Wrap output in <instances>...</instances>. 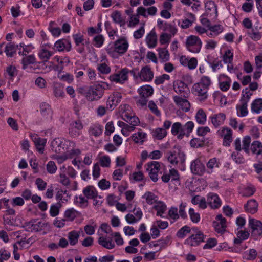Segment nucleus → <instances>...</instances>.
Segmentation results:
<instances>
[{
    "label": "nucleus",
    "mask_w": 262,
    "mask_h": 262,
    "mask_svg": "<svg viewBox=\"0 0 262 262\" xmlns=\"http://www.w3.org/2000/svg\"><path fill=\"white\" fill-rule=\"evenodd\" d=\"M68 237L70 244L73 246L77 243L79 237V234L76 231L73 230L68 233Z\"/></svg>",
    "instance_id": "39"
},
{
    "label": "nucleus",
    "mask_w": 262,
    "mask_h": 262,
    "mask_svg": "<svg viewBox=\"0 0 262 262\" xmlns=\"http://www.w3.org/2000/svg\"><path fill=\"white\" fill-rule=\"evenodd\" d=\"M57 169V166L54 161H50L47 165V171L51 174L56 172Z\"/></svg>",
    "instance_id": "64"
},
{
    "label": "nucleus",
    "mask_w": 262,
    "mask_h": 262,
    "mask_svg": "<svg viewBox=\"0 0 262 262\" xmlns=\"http://www.w3.org/2000/svg\"><path fill=\"white\" fill-rule=\"evenodd\" d=\"M256 191V189L252 185H249L245 187L242 191V196L245 197H249L253 195Z\"/></svg>",
    "instance_id": "42"
},
{
    "label": "nucleus",
    "mask_w": 262,
    "mask_h": 262,
    "mask_svg": "<svg viewBox=\"0 0 262 262\" xmlns=\"http://www.w3.org/2000/svg\"><path fill=\"white\" fill-rule=\"evenodd\" d=\"M146 42L150 48L155 47L157 44V35L155 30H152L146 37Z\"/></svg>",
    "instance_id": "26"
},
{
    "label": "nucleus",
    "mask_w": 262,
    "mask_h": 262,
    "mask_svg": "<svg viewBox=\"0 0 262 262\" xmlns=\"http://www.w3.org/2000/svg\"><path fill=\"white\" fill-rule=\"evenodd\" d=\"M171 35L167 33H162L160 36L159 41L161 45H164L169 42L171 38Z\"/></svg>",
    "instance_id": "61"
},
{
    "label": "nucleus",
    "mask_w": 262,
    "mask_h": 262,
    "mask_svg": "<svg viewBox=\"0 0 262 262\" xmlns=\"http://www.w3.org/2000/svg\"><path fill=\"white\" fill-rule=\"evenodd\" d=\"M40 112L41 115L46 118H51L52 111L50 105L46 102H42L40 105Z\"/></svg>",
    "instance_id": "27"
},
{
    "label": "nucleus",
    "mask_w": 262,
    "mask_h": 262,
    "mask_svg": "<svg viewBox=\"0 0 262 262\" xmlns=\"http://www.w3.org/2000/svg\"><path fill=\"white\" fill-rule=\"evenodd\" d=\"M140 96L147 97L151 96L154 92L153 88L149 85H143L139 88L138 90Z\"/></svg>",
    "instance_id": "29"
},
{
    "label": "nucleus",
    "mask_w": 262,
    "mask_h": 262,
    "mask_svg": "<svg viewBox=\"0 0 262 262\" xmlns=\"http://www.w3.org/2000/svg\"><path fill=\"white\" fill-rule=\"evenodd\" d=\"M45 224L41 221H38V219H31L29 222H26L22 227L27 232H38L42 230Z\"/></svg>",
    "instance_id": "4"
},
{
    "label": "nucleus",
    "mask_w": 262,
    "mask_h": 262,
    "mask_svg": "<svg viewBox=\"0 0 262 262\" xmlns=\"http://www.w3.org/2000/svg\"><path fill=\"white\" fill-rule=\"evenodd\" d=\"M169 79V75L164 74L161 76L156 77L154 82L156 85H160L163 84L165 80H168Z\"/></svg>",
    "instance_id": "59"
},
{
    "label": "nucleus",
    "mask_w": 262,
    "mask_h": 262,
    "mask_svg": "<svg viewBox=\"0 0 262 262\" xmlns=\"http://www.w3.org/2000/svg\"><path fill=\"white\" fill-rule=\"evenodd\" d=\"M190 144L191 146L194 148L202 147L205 145L204 140L197 138L191 139Z\"/></svg>",
    "instance_id": "47"
},
{
    "label": "nucleus",
    "mask_w": 262,
    "mask_h": 262,
    "mask_svg": "<svg viewBox=\"0 0 262 262\" xmlns=\"http://www.w3.org/2000/svg\"><path fill=\"white\" fill-rule=\"evenodd\" d=\"M142 198L145 199L147 204L152 205L154 203H157L156 199L157 196L154 193L147 191L142 196Z\"/></svg>",
    "instance_id": "40"
},
{
    "label": "nucleus",
    "mask_w": 262,
    "mask_h": 262,
    "mask_svg": "<svg viewBox=\"0 0 262 262\" xmlns=\"http://www.w3.org/2000/svg\"><path fill=\"white\" fill-rule=\"evenodd\" d=\"M74 203L76 204L78 203L79 206L83 208H86L88 206V199H85L82 195L79 196H75L74 198Z\"/></svg>",
    "instance_id": "43"
},
{
    "label": "nucleus",
    "mask_w": 262,
    "mask_h": 262,
    "mask_svg": "<svg viewBox=\"0 0 262 262\" xmlns=\"http://www.w3.org/2000/svg\"><path fill=\"white\" fill-rule=\"evenodd\" d=\"M231 157L236 164H241L245 163L244 157L239 153V151L233 152L231 154Z\"/></svg>",
    "instance_id": "51"
},
{
    "label": "nucleus",
    "mask_w": 262,
    "mask_h": 262,
    "mask_svg": "<svg viewBox=\"0 0 262 262\" xmlns=\"http://www.w3.org/2000/svg\"><path fill=\"white\" fill-rule=\"evenodd\" d=\"M205 235L202 232H198L197 234L191 235L186 241L185 243L190 246H197L200 245L201 242H204Z\"/></svg>",
    "instance_id": "10"
},
{
    "label": "nucleus",
    "mask_w": 262,
    "mask_h": 262,
    "mask_svg": "<svg viewBox=\"0 0 262 262\" xmlns=\"http://www.w3.org/2000/svg\"><path fill=\"white\" fill-rule=\"evenodd\" d=\"M226 118V115L224 113H221L217 114H214L210 117L211 123L215 128H217L221 125L223 124Z\"/></svg>",
    "instance_id": "24"
},
{
    "label": "nucleus",
    "mask_w": 262,
    "mask_h": 262,
    "mask_svg": "<svg viewBox=\"0 0 262 262\" xmlns=\"http://www.w3.org/2000/svg\"><path fill=\"white\" fill-rule=\"evenodd\" d=\"M167 135V132L165 129L162 128H158L152 132V136L154 138L158 140H162Z\"/></svg>",
    "instance_id": "41"
},
{
    "label": "nucleus",
    "mask_w": 262,
    "mask_h": 262,
    "mask_svg": "<svg viewBox=\"0 0 262 262\" xmlns=\"http://www.w3.org/2000/svg\"><path fill=\"white\" fill-rule=\"evenodd\" d=\"M250 149L253 154L256 155L257 158L260 156L259 159L262 161V143L259 141H253L251 144Z\"/></svg>",
    "instance_id": "22"
},
{
    "label": "nucleus",
    "mask_w": 262,
    "mask_h": 262,
    "mask_svg": "<svg viewBox=\"0 0 262 262\" xmlns=\"http://www.w3.org/2000/svg\"><path fill=\"white\" fill-rule=\"evenodd\" d=\"M170 238V236H167L164 238L162 237L160 239L157 241L158 246H160V250L163 248H165L166 247V246L168 244V243L169 242Z\"/></svg>",
    "instance_id": "52"
},
{
    "label": "nucleus",
    "mask_w": 262,
    "mask_h": 262,
    "mask_svg": "<svg viewBox=\"0 0 262 262\" xmlns=\"http://www.w3.org/2000/svg\"><path fill=\"white\" fill-rule=\"evenodd\" d=\"M233 59V54L231 50H227L223 57V60L225 63L231 64Z\"/></svg>",
    "instance_id": "50"
},
{
    "label": "nucleus",
    "mask_w": 262,
    "mask_h": 262,
    "mask_svg": "<svg viewBox=\"0 0 262 262\" xmlns=\"http://www.w3.org/2000/svg\"><path fill=\"white\" fill-rule=\"evenodd\" d=\"M129 70L124 68L119 71L117 73L112 74L109 77V79L116 83L123 84L128 80V74Z\"/></svg>",
    "instance_id": "5"
},
{
    "label": "nucleus",
    "mask_w": 262,
    "mask_h": 262,
    "mask_svg": "<svg viewBox=\"0 0 262 262\" xmlns=\"http://www.w3.org/2000/svg\"><path fill=\"white\" fill-rule=\"evenodd\" d=\"M183 130V126L181 123L180 122H176L172 124L171 132L172 135H177L179 132Z\"/></svg>",
    "instance_id": "57"
},
{
    "label": "nucleus",
    "mask_w": 262,
    "mask_h": 262,
    "mask_svg": "<svg viewBox=\"0 0 262 262\" xmlns=\"http://www.w3.org/2000/svg\"><path fill=\"white\" fill-rule=\"evenodd\" d=\"M217 133L220 137H223V145L229 146L232 141V130L229 127H224Z\"/></svg>",
    "instance_id": "9"
},
{
    "label": "nucleus",
    "mask_w": 262,
    "mask_h": 262,
    "mask_svg": "<svg viewBox=\"0 0 262 262\" xmlns=\"http://www.w3.org/2000/svg\"><path fill=\"white\" fill-rule=\"evenodd\" d=\"M205 8L206 10V13H204L201 17L208 16L209 14L211 15V13H209L211 10H213V13L215 14V17L217 16V6L213 1H208L205 4Z\"/></svg>",
    "instance_id": "25"
},
{
    "label": "nucleus",
    "mask_w": 262,
    "mask_h": 262,
    "mask_svg": "<svg viewBox=\"0 0 262 262\" xmlns=\"http://www.w3.org/2000/svg\"><path fill=\"white\" fill-rule=\"evenodd\" d=\"M193 89L194 90L196 95L198 96L201 97V98L199 99L200 101H204L207 98V89L202 86V85L195 83L193 86Z\"/></svg>",
    "instance_id": "19"
},
{
    "label": "nucleus",
    "mask_w": 262,
    "mask_h": 262,
    "mask_svg": "<svg viewBox=\"0 0 262 262\" xmlns=\"http://www.w3.org/2000/svg\"><path fill=\"white\" fill-rule=\"evenodd\" d=\"M140 79L144 81H150L154 78V73L148 66L142 68L140 72Z\"/></svg>",
    "instance_id": "17"
},
{
    "label": "nucleus",
    "mask_w": 262,
    "mask_h": 262,
    "mask_svg": "<svg viewBox=\"0 0 262 262\" xmlns=\"http://www.w3.org/2000/svg\"><path fill=\"white\" fill-rule=\"evenodd\" d=\"M160 164L157 161H152L147 163V170L149 171V176L151 180L156 182L158 181V172L159 170Z\"/></svg>",
    "instance_id": "11"
},
{
    "label": "nucleus",
    "mask_w": 262,
    "mask_h": 262,
    "mask_svg": "<svg viewBox=\"0 0 262 262\" xmlns=\"http://www.w3.org/2000/svg\"><path fill=\"white\" fill-rule=\"evenodd\" d=\"M76 211L73 208L67 210L64 212V217L70 221H73L75 217Z\"/></svg>",
    "instance_id": "56"
},
{
    "label": "nucleus",
    "mask_w": 262,
    "mask_h": 262,
    "mask_svg": "<svg viewBox=\"0 0 262 262\" xmlns=\"http://www.w3.org/2000/svg\"><path fill=\"white\" fill-rule=\"evenodd\" d=\"M190 169L193 174L200 176H203L206 171L205 164L199 158L192 161Z\"/></svg>",
    "instance_id": "7"
},
{
    "label": "nucleus",
    "mask_w": 262,
    "mask_h": 262,
    "mask_svg": "<svg viewBox=\"0 0 262 262\" xmlns=\"http://www.w3.org/2000/svg\"><path fill=\"white\" fill-rule=\"evenodd\" d=\"M97 69L101 73L103 74H107L111 72L110 67L105 63L99 64Z\"/></svg>",
    "instance_id": "55"
},
{
    "label": "nucleus",
    "mask_w": 262,
    "mask_h": 262,
    "mask_svg": "<svg viewBox=\"0 0 262 262\" xmlns=\"http://www.w3.org/2000/svg\"><path fill=\"white\" fill-rule=\"evenodd\" d=\"M173 87L174 91L178 94H182L183 96L186 97L185 93L189 90L187 85L183 81L177 80L173 82Z\"/></svg>",
    "instance_id": "16"
},
{
    "label": "nucleus",
    "mask_w": 262,
    "mask_h": 262,
    "mask_svg": "<svg viewBox=\"0 0 262 262\" xmlns=\"http://www.w3.org/2000/svg\"><path fill=\"white\" fill-rule=\"evenodd\" d=\"M33 141L37 151L40 154H43L44 147L47 143V139L35 136Z\"/></svg>",
    "instance_id": "28"
},
{
    "label": "nucleus",
    "mask_w": 262,
    "mask_h": 262,
    "mask_svg": "<svg viewBox=\"0 0 262 262\" xmlns=\"http://www.w3.org/2000/svg\"><path fill=\"white\" fill-rule=\"evenodd\" d=\"M196 122L201 125H204L206 121V115L203 109L200 108L195 115Z\"/></svg>",
    "instance_id": "33"
},
{
    "label": "nucleus",
    "mask_w": 262,
    "mask_h": 262,
    "mask_svg": "<svg viewBox=\"0 0 262 262\" xmlns=\"http://www.w3.org/2000/svg\"><path fill=\"white\" fill-rule=\"evenodd\" d=\"M251 142V138L249 136H245L243 140V150L246 152L249 153V145Z\"/></svg>",
    "instance_id": "62"
},
{
    "label": "nucleus",
    "mask_w": 262,
    "mask_h": 262,
    "mask_svg": "<svg viewBox=\"0 0 262 262\" xmlns=\"http://www.w3.org/2000/svg\"><path fill=\"white\" fill-rule=\"evenodd\" d=\"M258 204L255 199L248 200L244 206L246 212L251 214H254L257 211Z\"/></svg>",
    "instance_id": "21"
},
{
    "label": "nucleus",
    "mask_w": 262,
    "mask_h": 262,
    "mask_svg": "<svg viewBox=\"0 0 262 262\" xmlns=\"http://www.w3.org/2000/svg\"><path fill=\"white\" fill-rule=\"evenodd\" d=\"M257 253L255 249H250L248 252L246 251L243 254V258L247 260H253L257 256Z\"/></svg>",
    "instance_id": "38"
},
{
    "label": "nucleus",
    "mask_w": 262,
    "mask_h": 262,
    "mask_svg": "<svg viewBox=\"0 0 262 262\" xmlns=\"http://www.w3.org/2000/svg\"><path fill=\"white\" fill-rule=\"evenodd\" d=\"M249 225L252 229L251 236L254 239H257L262 235V222L261 221L254 219H250Z\"/></svg>",
    "instance_id": "6"
},
{
    "label": "nucleus",
    "mask_w": 262,
    "mask_h": 262,
    "mask_svg": "<svg viewBox=\"0 0 262 262\" xmlns=\"http://www.w3.org/2000/svg\"><path fill=\"white\" fill-rule=\"evenodd\" d=\"M118 125L122 128L121 133L123 135H124V130L126 132L134 131L135 129V127L129 125L122 121H119L117 123Z\"/></svg>",
    "instance_id": "48"
},
{
    "label": "nucleus",
    "mask_w": 262,
    "mask_h": 262,
    "mask_svg": "<svg viewBox=\"0 0 262 262\" xmlns=\"http://www.w3.org/2000/svg\"><path fill=\"white\" fill-rule=\"evenodd\" d=\"M174 25H172L171 24H169L167 23H165L164 24L163 28H162L163 30L164 31H168L170 32V34L171 36H174L177 33V29L174 26L175 23L174 21L173 22Z\"/></svg>",
    "instance_id": "45"
},
{
    "label": "nucleus",
    "mask_w": 262,
    "mask_h": 262,
    "mask_svg": "<svg viewBox=\"0 0 262 262\" xmlns=\"http://www.w3.org/2000/svg\"><path fill=\"white\" fill-rule=\"evenodd\" d=\"M36 61V58L34 55H30L24 57L21 60L23 69H26L29 64H33Z\"/></svg>",
    "instance_id": "36"
},
{
    "label": "nucleus",
    "mask_w": 262,
    "mask_h": 262,
    "mask_svg": "<svg viewBox=\"0 0 262 262\" xmlns=\"http://www.w3.org/2000/svg\"><path fill=\"white\" fill-rule=\"evenodd\" d=\"M109 89L110 85L106 82L94 84L88 88V91L84 94L85 97L90 101L98 100L103 96L104 91Z\"/></svg>",
    "instance_id": "1"
},
{
    "label": "nucleus",
    "mask_w": 262,
    "mask_h": 262,
    "mask_svg": "<svg viewBox=\"0 0 262 262\" xmlns=\"http://www.w3.org/2000/svg\"><path fill=\"white\" fill-rule=\"evenodd\" d=\"M53 54V52L48 51L46 49V48H43V45H41V49L38 53V56L41 59L43 60V61L39 62L38 64L41 66H45L46 63L48 61Z\"/></svg>",
    "instance_id": "20"
},
{
    "label": "nucleus",
    "mask_w": 262,
    "mask_h": 262,
    "mask_svg": "<svg viewBox=\"0 0 262 262\" xmlns=\"http://www.w3.org/2000/svg\"><path fill=\"white\" fill-rule=\"evenodd\" d=\"M212 226L214 228L215 231L218 233H223L226 231L225 226L220 224L217 221H213L212 223Z\"/></svg>",
    "instance_id": "58"
},
{
    "label": "nucleus",
    "mask_w": 262,
    "mask_h": 262,
    "mask_svg": "<svg viewBox=\"0 0 262 262\" xmlns=\"http://www.w3.org/2000/svg\"><path fill=\"white\" fill-rule=\"evenodd\" d=\"M191 229L190 227L187 225L181 228L177 233V236L180 238H184L187 234L190 233Z\"/></svg>",
    "instance_id": "46"
},
{
    "label": "nucleus",
    "mask_w": 262,
    "mask_h": 262,
    "mask_svg": "<svg viewBox=\"0 0 262 262\" xmlns=\"http://www.w3.org/2000/svg\"><path fill=\"white\" fill-rule=\"evenodd\" d=\"M208 203L213 209L219 208L221 205V201L216 193H209L207 197Z\"/></svg>",
    "instance_id": "18"
},
{
    "label": "nucleus",
    "mask_w": 262,
    "mask_h": 262,
    "mask_svg": "<svg viewBox=\"0 0 262 262\" xmlns=\"http://www.w3.org/2000/svg\"><path fill=\"white\" fill-rule=\"evenodd\" d=\"M17 49H20L18 45H15L13 42H9L5 46L4 52L8 57H12L16 54Z\"/></svg>",
    "instance_id": "23"
},
{
    "label": "nucleus",
    "mask_w": 262,
    "mask_h": 262,
    "mask_svg": "<svg viewBox=\"0 0 262 262\" xmlns=\"http://www.w3.org/2000/svg\"><path fill=\"white\" fill-rule=\"evenodd\" d=\"M11 256V253L5 249H0V262H4V260H8Z\"/></svg>",
    "instance_id": "60"
},
{
    "label": "nucleus",
    "mask_w": 262,
    "mask_h": 262,
    "mask_svg": "<svg viewBox=\"0 0 262 262\" xmlns=\"http://www.w3.org/2000/svg\"><path fill=\"white\" fill-rule=\"evenodd\" d=\"M104 41L102 35L98 34L93 38L94 45L97 48H100L103 44Z\"/></svg>",
    "instance_id": "54"
},
{
    "label": "nucleus",
    "mask_w": 262,
    "mask_h": 262,
    "mask_svg": "<svg viewBox=\"0 0 262 262\" xmlns=\"http://www.w3.org/2000/svg\"><path fill=\"white\" fill-rule=\"evenodd\" d=\"M219 163L217 162V159L215 158L210 159L208 162L206 163V166L207 169L206 171L209 174L213 172V168L214 167L218 168Z\"/></svg>",
    "instance_id": "37"
},
{
    "label": "nucleus",
    "mask_w": 262,
    "mask_h": 262,
    "mask_svg": "<svg viewBox=\"0 0 262 262\" xmlns=\"http://www.w3.org/2000/svg\"><path fill=\"white\" fill-rule=\"evenodd\" d=\"M84 196L88 199H94L97 196L98 193L93 186H88L83 190Z\"/></svg>",
    "instance_id": "30"
},
{
    "label": "nucleus",
    "mask_w": 262,
    "mask_h": 262,
    "mask_svg": "<svg viewBox=\"0 0 262 262\" xmlns=\"http://www.w3.org/2000/svg\"><path fill=\"white\" fill-rule=\"evenodd\" d=\"M186 47L191 52L199 53L202 47V42L198 36L191 35L186 39Z\"/></svg>",
    "instance_id": "3"
},
{
    "label": "nucleus",
    "mask_w": 262,
    "mask_h": 262,
    "mask_svg": "<svg viewBox=\"0 0 262 262\" xmlns=\"http://www.w3.org/2000/svg\"><path fill=\"white\" fill-rule=\"evenodd\" d=\"M251 111L258 114L262 111V98L256 99L251 104Z\"/></svg>",
    "instance_id": "34"
},
{
    "label": "nucleus",
    "mask_w": 262,
    "mask_h": 262,
    "mask_svg": "<svg viewBox=\"0 0 262 262\" xmlns=\"http://www.w3.org/2000/svg\"><path fill=\"white\" fill-rule=\"evenodd\" d=\"M98 242L99 245L107 249H112L115 246V244L112 242V239L107 240L106 238L102 236L99 238Z\"/></svg>",
    "instance_id": "32"
},
{
    "label": "nucleus",
    "mask_w": 262,
    "mask_h": 262,
    "mask_svg": "<svg viewBox=\"0 0 262 262\" xmlns=\"http://www.w3.org/2000/svg\"><path fill=\"white\" fill-rule=\"evenodd\" d=\"M69 142V141H64L60 138L54 139L51 144L52 149L54 150L56 153L62 152L64 150V146L66 143Z\"/></svg>",
    "instance_id": "13"
},
{
    "label": "nucleus",
    "mask_w": 262,
    "mask_h": 262,
    "mask_svg": "<svg viewBox=\"0 0 262 262\" xmlns=\"http://www.w3.org/2000/svg\"><path fill=\"white\" fill-rule=\"evenodd\" d=\"M168 154L167 160L173 165H177L179 163L183 164L185 161V154L182 151L179 146L175 145L173 150L169 151Z\"/></svg>",
    "instance_id": "2"
},
{
    "label": "nucleus",
    "mask_w": 262,
    "mask_h": 262,
    "mask_svg": "<svg viewBox=\"0 0 262 262\" xmlns=\"http://www.w3.org/2000/svg\"><path fill=\"white\" fill-rule=\"evenodd\" d=\"M111 17L115 23L119 24L121 27L125 24V19L122 16L120 12L118 10H116L112 13Z\"/></svg>",
    "instance_id": "31"
},
{
    "label": "nucleus",
    "mask_w": 262,
    "mask_h": 262,
    "mask_svg": "<svg viewBox=\"0 0 262 262\" xmlns=\"http://www.w3.org/2000/svg\"><path fill=\"white\" fill-rule=\"evenodd\" d=\"M54 49L59 52H69L71 49V42L67 39H59L55 43Z\"/></svg>",
    "instance_id": "12"
},
{
    "label": "nucleus",
    "mask_w": 262,
    "mask_h": 262,
    "mask_svg": "<svg viewBox=\"0 0 262 262\" xmlns=\"http://www.w3.org/2000/svg\"><path fill=\"white\" fill-rule=\"evenodd\" d=\"M114 46L115 52L123 55L127 51L129 45L126 38L123 37L116 40L114 43Z\"/></svg>",
    "instance_id": "8"
},
{
    "label": "nucleus",
    "mask_w": 262,
    "mask_h": 262,
    "mask_svg": "<svg viewBox=\"0 0 262 262\" xmlns=\"http://www.w3.org/2000/svg\"><path fill=\"white\" fill-rule=\"evenodd\" d=\"M146 134L142 132H138L132 135V139L136 143L142 144L146 138Z\"/></svg>",
    "instance_id": "35"
},
{
    "label": "nucleus",
    "mask_w": 262,
    "mask_h": 262,
    "mask_svg": "<svg viewBox=\"0 0 262 262\" xmlns=\"http://www.w3.org/2000/svg\"><path fill=\"white\" fill-rule=\"evenodd\" d=\"M121 98V94L119 92H116L111 95L107 101V108L113 110L120 102Z\"/></svg>",
    "instance_id": "14"
},
{
    "label": "nucleus",
    "mask_w": 262,
    "mask_h": 262,
    "mask_svg": "<svg viewBox=\"0 0 262 262\" xmlns=\"http://www.w3.org/2000/svg\"><path fill=\"white\" fill-rule=\"evenodd\" d=\"M189 214L191 219V221L194 223H198L200 220V216L199 213L194 212V210L193 208H190L189 210Z\"/></svg>",
    "instance_id": "53"
},
{
    "label": "nucleus",
    "mask_w": 262,
    "mask_h": 262,
    "mask_svg": "<svg viewBox=\"0 0 262 262\" xmlns=\"http://www.w3.org/2000/svg\"><path fill=\"white\" fill-rule=\"evenodd\" d=\"M61 207L62 204L60 201L55 204L52 205L50 210L51 216L52 217L57 216L59 214V209Z\"/></svg>",
    "instance_id": "44"
},
{
    "label": "nucleus",
    "mask_w": 262,
    "mask_h": 262,
    "mask_svg": "<svg viewBox=\"0 0 262 262\" xmlns=\"http://www.w3.org/2000/svg\"><path fill=\"white\" fill-rule=\"evenodd\" d=\"M159 52V57L164 61H166L169 60V54L168 51L165 48H159L158 49Z\"/></svg>",
    "instance_id": "49"
},
{
    "label": "nucleus",
    "mask_w": 262,
    "mask_h": 262,
    "mask_svg": "<svg viewBox=\"0 0 262 262\" xmlns=\"http://www.w3.org/2000/svg\"><path fill=\"white\" fill-rule=\"evenodd\" d=\"M173 99L175 103L180 106L183 111L187 112L190 110L191 105L187 99L177 95L173 96Z\"/></svg>",
    "instance_id": "15"
},
{
    "label": "nucleus",
    "mask_w": 262,
    "mask_h": 262,
    "mask_svg": "<svg viewBox=\"0 0 262 262\" xmlns=\"http://www.w3.org/2000/svg\"><path fill=\"white\" fill-rule=\"evenodd\" d=\"M168 215L174 221L179 219V215L178 213V208L177 207H171L168 211Z\"/></svg>",
    "instance_id": "63"
}]
</instances>
